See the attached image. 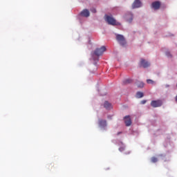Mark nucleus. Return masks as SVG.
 <instances>
[{
	"label": "nucleus",
	"instance_id": "4468645a",
	"mask_svg": "<svg viewBox=\"0 0 177 177\" xmlns=\"http://www.w3.org/2000/svg\"><path fill=\"white\" fill-rule=\"evenodd\" d=\"M143 96H144V94H143L142 92H140V91L137 92V93H136V97H137L138 99H140V97H143Z\"/></svg>",
	"mask_w": 177,
	"mask_h": 177
},
{
	"label": "nucleus",
	"instance_id": "f8f14e48",
	"mask_svg": "<svg viewBox=\"0 0 177 177\" xmlns=\"http://www.w3.org/2000/svg\"><path fill=\"white\" fill-rule=\"evenodd\" d=\"M104 107L106 110H110V109H111V104L108 101H105L104 103Z\"/></svg>",
	"mask_w": 177,
	"mask_h": 177
},
{
	"label": "nucleus",
	"instance_id": "f3484780",
	"mask_svg": "<svg viewBox=\"0 0 177 177\" xmlns=\"http://www.w3.org/2000/svg\"><path fill=\"white\" fill-rule=\"evenodd\" d=\"M147 84H154V81H153V80H151L150 79H148V80H147Z\"/></svg>",
	"mask_w": 177,
	"mask_h": 177
},
{
	"label": "nucleus",
	"instance_id": "aec40b11",
	"mask_svg": "<svg viewBox=\"0 0 177 177\" xmlns=\"http://www.w3.org/2000/svg\"><path fill=\"white\" fill-rule=\"evenodd\" d=\"M166 56H167V57H171V53L166 52Z\"/></svg>",
	"mask_w": 177,
	"mask_h": 177
},
{
	"label": "nucleus",
	"instance_id": "20e7f679",
	"mask_svg": "<svg viewBox=\"0 0 177 177\" xmlns=\"http://www.w3.org/2000/svg\"><path fill=\"white\" fill-rule=\"evenodd\" d=\"M151 106L154 108L161 107V106H162V101H161V100H153L151 102Z\"/></svg>",
	"mask_w": 177,
	"mask_h": 177
},
{
	"label": "nucleus",
	"instance_id": "7ed1b4c3",
	"mask_svg": "<svg viewBox=\"0 0 177 177\" xmlns=\"http://www.w3.org/2000/svg\"><path fill=\"white\" fill-rule=\"evenodd\" d=\"M105 20L107 21L108 24H110L111 26H117V21L111 16L106 15Z\"/></svg>",
	"mask_w": 177,
	"mask_h": 177
},
{
	"label": "nucleus",
	"instance_id": "a211bd4d",
	"mask_svg": "<svg viewBox=\"0 0 177 177\" xmlns=\"http://www.w3.org/2000/svg\"><path fill=\"white\" fill-rule=\"evenodd\" d=\"M125 150V147H121L119 148V151H124Z\"/></svg>",
	"mask_w": 177,
	"mask_h": 177
},
{
	"label": "nucleus",
	"instance_id": "1a4fd4ad",
	"mask_svg": "<svg viewBox=\"0 0 177 177\" xmlns=\"http://www.w3.org/2000/svg\"><path fill=\"white\" fill-rule=\"evenodd\" d=\"M98 124L101 128H105V127H107V121L105 120L100 119L98 120Z\"/></svg>",
	"mask_w": 177,
	"mask_h": 177
},
{
	"label": "nucleus",
	"instance_id": "f257e3e1",
	"mask_svg": "<svg viewBox=\"0 0 177 177\" xmlns=\"http://www.w3.org/2000/svg\"><path fill=\"white\" fill-rule=\"evenodd\" d=\"M116 39L120 45H121L122 46H125V45H127V41H125V37H124L122 35H117Z\"/></svg>",
	"mask_w": 177,
	"mask_h": 177
},
{
	"label": "nucleus",
	"instance_id": "6ab92c4d",
	"mask_svg": "<svg viewBox=\"0 0 177 177\" xmlns=\"http://www.w3.org/2000/svg\"><path fill=\"white\" fill-rule=\"evenodd\" d=\"M91 12H92V13H96V8H91Z\"/></svg>",
	"mask_w": 177,
	"mask_h": 177
},
{
	"label": "nucleus",
	"instance_id": "423d86ee",
	"mask_svg": "<svg viewBox=\"0 0 177 177\" xmlns=\"http://www.w3.org/2000/svg\"><path fill=\"white\" fill-rule=\"evenodd\" d=\"M150 66V63H149L147 61L142 59L140 62V67H143L144 68H147Z\"/></svg>",
	"mask_w": 177,
	"mask_h": 177
},
{
	"label": "nucleus",
	"instance_id": "39448f33",
	"mask_svg": "<svg viewBox=\"0 0 177 177\" xmlns=\"http://www.w3.org/2000/svg\"><path fill=\"white\" fill-rule=\"evenodd\" d=\"M124 124H126V127H131L132 124V120H131V116L127 115L124 118Z\"/></svg>",
	"mask_w": 177,
	"mask_h": 177
},
{
	"label": "nucleus",
	"instance_id": "4be33fe9",
	"mask_svg": "<svg viewBox=\"0 0 177 177\" xmlns=\"http://www.w3.org/2000/svg\"><path fill=\"white\" fill-rule=\"evenodd\" d=\"M169 85H168V84L165 85V88H169Z\"/></svg>",
	"mask_w": 177,
	"mask_h": 177
},
{
	"label": "nucleus",
	"instance_id": "412c9836",
	"mask_svg": "<svg viewBox=\"0 0 177 177\" xmlns=\"http://www.w3.org/2000/svg\"><path fill=\"white\" fill-rule=\"evenodd\" d=\"M147 102V100H142V101L140 102V104H146V102Z\"/></svg>",
	"mask_w": 177,
	"mask_h": 177
},
{
	"label": "nucleus",
	"instance_id": "dca6fc26",
	"mask_svg": "<svg viewBox=\"0 0 177 177\" xmlns=\"http://www.w3.org/2000/svg\"><path fill=\"white\" fill-rule=\"evenodd\" d=\"M158 161V159L156 157L151 158V162H157Z\"/></svg>",
	"mask_w": 177,
	"mask_h": 177
},
{
	"label": "nucleus",
	"instance_id": "2eb2a0df",
	"mask_svg": "<svg viewBox=\"0 0 177 177\" xmlns=\"http://www.w3.org/2000/svg\"><path fill=\"white\" fill-rule=\"evenodd\" d=\"M132 82V79H127L123 82V84H131Z\"/></svg>",
	"mask_w": 177,
	"mask_h": 177
},
{
	"label": "nucleus",
	"instance_id": "6e6552de",
	"mask_svg": "<svg viewBox=\"0 0 177 177\" xmlns=\"http://www.w3.org/2000/svg\"><path fill=\"white\" fill-rule=\"evenodd\" d=\"M142 6V3L139 0H135L132 4L133 9H136V8H140Z\"/></svg>",
	"mask_w": 177,
	"mask_h": 177
},
{
	"label": "nucleus",
	"instance_id": "0eeeda50",
	"mask_svg": "<svg viewBox=\"0 0 177 177\" xmlns=\"http://www.w3.org/2000/svg\"><path fill=\"white\" fill-rule=\"evenodd\" d=\"M160 6H161V3H160V1H154L151 3V7L155 10H158Z\"/></svg>",
	"mask_w": 177,
	"mask_h": 177
},
{
	"label": "nucleus",
	"instance_id": "9d476101",
	"mask_svg": "<svg viewBox=\"0 0 177 177\" xmlns=\"http://www.w3.org/2000/svg\"><path fill=\"white\" fill-rule=\"evenodd\" d=\"M81 16H82L83 17H89L90 16V13H89V10L87 9H84L83 10L81 13H80Z\"/></svg>",
	"mask_w": 177,
	"mask_h": 177
},
{
	"label": "nucleus",
	"instance_id": "9b49d317",
	"mask_svg": "<svg viewBox=\"0 0 177 177\" xmlns=\"http://www.w3.org/2000/svg\"><path fill=\"white\" fill-rule=\"evenodd\" d=\"M125 19L129 21V23H131L132 20H133V15L132 13H129L125 16Z\"/></svg>",
	"mask_w": 177,
	"mask_h": 177
},
{
	"label": "nucleus",
	"instance_id": "ddd939ff",
	"mask_svg": "<svg viewBox=\"0 0 177 177\" xmlns=\"http://www.w3.org/2000/svg\"><path fill=\"white\" fill-rule=\"evenodd\" d=\"M136 85L138 88H143V86H145V83H143V82H137Z\"/></svg>",
	"mask_w": 177,
	"mask_h": 177
},
{
	"label": "nucleus",
	"instance_id": "b1692460",
	"mask_svg": "<svg viewBox=\"0 0 177 177\" xmlns=\"http://www.w3.org/2000/svg\"><path fill=\"white\" fill-rule=\"evenodd\" d=\"M120 133H118V135H120Z\"/></svg>",
	"mask_w": 177,
	"mask_h": 177
},
{
	"label": "nucleus",
	"instance_id": "5701e85b",
	"mask_svg": "<svg viewBox=\"0 0 177 177\" xmlns=\"http://www.w3.org/2000/svg\"><path fill=\"white\" fill-rule=\"evenodd\" d=\"M175 99H176V102H177V95L176 96Z\"/></svg>",
	"mask_w": 177,
	"mask_h": 177
},
{
	"label": "nucleus",
	"instance_id": "f03ea898",
	"mask_svg": "<svg viewBox=\"0 0 177 177\" xmlns=\"http://www.w3.org/2000/svg\"><path fill=\"white\" fill-rule=\"evenodd\" d=\"M104 52H106V46H102L101 48H97L94 51V55H95V56H102Z\"/></svg>",
	"mask_w": 177,
	"mask_h": 177
}]
</instances>
